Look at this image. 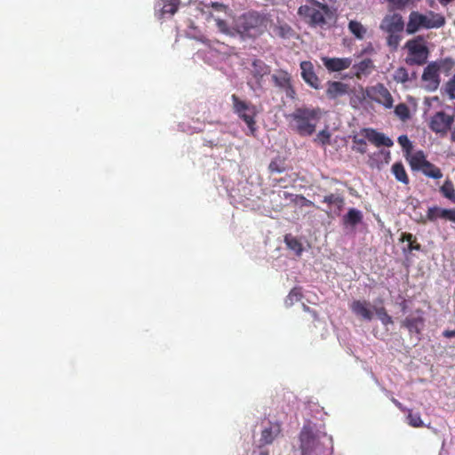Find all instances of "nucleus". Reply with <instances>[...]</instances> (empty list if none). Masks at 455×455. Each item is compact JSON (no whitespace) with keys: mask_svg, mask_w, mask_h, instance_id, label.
I'll use <instances>...</instances> for the list:
<instances>
[{"mask_svg":"<svg viewBox=\"0 0 455 455\" xmlns=\"http://www.w3.org/2000/svg\"><path fill=\"white\" fill-rule=\"evenodd\" d=\"M208 13L215 21L216 27L221 33L229 36H253L259 33L266 27V17L258 12H249L242 15L235 22V28H230L224 19L227 16V7L219 3H212L207 6Z\"/></svg>","mask_w":455,"mask_h":455,"instance_id":"1","label":"nucleus"},{"mask_svg":"<svg viewBox=\"0 0 455 455\" xmlns=\"http://www.w3.org/2000/svg\"><path fill=\"white\" fill-rule=\"evenodd\" d=\"M291 126L301 136H309L315 131L321 118L319 108H299L291 115Z\"/></svg>","mask_w":455,"mask_h":455,"instance_id":"2","label":"nucleus"},{"mask_svg":"<svg viewBox=\"0 0 455 455\" xmlns=\"http://www.w3.org/2000/svg\"><path fill=\"white\" fill-rule=\"evenodd\" d=\"M331 447L332 439L326 435H315L309 428L303 427L300 433V449L302 455H325V443Z\"/></svg>","mask_w":455,"mask_h":455,"instance_id":"3","label":"nucleus"},{"mask_svg":"<svg viewBox=\"0 0 455 455\" xmlns=\"http://www.w3.org/2000/svg\"><path fill=\"white\" fill-rule=\"evenodd\" d=\"M444 22V18L440 14L432 12L427 14L412 12L409 16L406 31L408 34H413L420 28H441Z\"/></svg>","mask_w":455,"mask_h":455,"instance_id":"4","label":"nucleus"},{"mask_svg":"<svg viewBox=\"0 0 455 455\" xmlns=\"http://www.w3.org/2000/svg\"><path fill=\"white\" fill-rule=\"evenodd\" d=\"M307 4L298 9V15L312 26H321L325 23V15L329 12L326 4L315 0H307Z\"/></svg>","mask_w":455,"mask_h":455,"instance_id":"5","label":"nucleus"},{"mask_svg":"<svg viewBox=\"0 0 455 455\" xmlns=\"http://www.w3.org/2000/svg\"><path fill=\"white\" fill-rule=\"evenodd\" d=\"M408 51L406 63L409 65H422L428 57L427 43L422 36H417L405 44Z\"/></svg>","mask_w":455,"mask_h":455,"instance_id":"6","label":"nucleus"},{"mask_svg":"<svg viewBox=\"0 0 455 455\" xmlns=\"http://www.w3.org/2000/svg\"><path fill=\"white\" fill-rule=\"evenodd\" d=\"M270 68L266 65L262 60H256L252 62L251 75V77L248 79V86L254 92H258L263 88V78L269 75Z\"/></svg>","mask_w":455,"mask_h":455,"instance_id":"7","label":"nucleus"},{"mask_svg":"<svg viewBox=\"0 0 455 455\" xmlns=\"http://www.w3.org/2000/svg\"><path fill=\"white\" fill-rule=\"evenodd\" d=\"M440 69L441 65L436 62L429 63L423 71L421 80L422 87L427 92H435L440 85Z\"/></svg>","mask_w":455,"mask_h":455,"instance_id":"8","label":"nucleus"},{"mask_svg":"<svg viewBox=\"0 0 455 455\" xmlns=\"http://www.w3.org/2000/svg\"><path fill=\"white\" fill-rule=\"evenodd\" d=\"M235 111L243 119L250 131L252 132L255 130L254 116L256 115V108L254 106L247 104L240 100L235 95L232 96Z\"/></svg>","mask_w":455,"mask_h":455,"instance_id":"9","label":"nucleus"},{"mask_svg":"<svg viewBox=\"0 0 455 455\" xmlns=\"http://www.w3.org/2000/svg\"><path fill=\"white\" fill-rule=\"evenodd\" d=\"M403 28V18L397 13L387 15L380 24V28L386 33H402Z\"/></svg>","mask_w":455,"mask_h":455,"instance_id":"10","label":"nucleus"},{"mask_svg":"<svg viewBox=\"0 0 455 455\" xmlns=\"http://www.w3.org/2000/svg\"><path fill=\"white\" fill-rule=\"evenodd\" d=\"M453 123V116L444 112H437L431 120L430 127L437 133H445Z\"/></svg>","mask_w":455,"mask_h":455,"instance_id":"11","label":"nucleus"},{"mask_svg":"<svg viewBox=\"0 0 455 455\" xmlns=\"http://www.w3.org/2000/svg\"><path fill=\"white\" fill-rule=\"evenodd\" d=\"M323 66L330 72H339L348 68L352 65L351 58H329L322 57Z\"/></svg>","mask_w":455,"mask_h":455,"instance_id":"12","label":"nucleus"},{"mask_svg":"<svg viewBox=\"0 0 455 455\" xmlns=\"http://www.w3.org/2000/svg\"><path fill=\"white\" fill-rule=\"evenodd\" d=\"M371 97L387 108L393 107V98L388 90L382 84H378L372 88Z\"/></svg>","mask_w":455,"mask_h":455,"instance_id":"13","label":"nucleus"},{"mask_svg":"<svg viewBox=\"0 0 455 455\" xmlns=\"http://www.w3.org/2000/svg\"><path fill=\"white\" fill-rule=\"evenodd\" d=\"M275 84L286 92V95L292 97L294 91L291 84V76L283 70H278L272 75Z\"/></svg>","mask_w":455,"mask_h":455,"instance_id":"14","label":"nucleus"},{"mask_svg":"<svg viewBox=\"0 0 455 455\" xmlns=\"http://www.w3.org/2000/svg\"><path fill=\"white\" fill-rule=\"evenodd\" d=\"M350 309L355 315L364 320L371 321L373 317V311L371 304L365 300L353 301L350 305Z\"/></svg>","mask_w":455,"mask_h":455,"instance_id":"15","label":"nucleus"},{"mask_svg":"<svg viewBox=\"0 0 455 455\" xmlns=\"http://www.w3.org/2000/svg\"><path fill=\"white\" fill-rule=\"evenodd\" d=\"M301 76L304 81L315 89L319 87V80L314 72L313 64L310 61L300 63Z\"/></svg>","mask_w":455,"mask_h":455,"instance_id":"16","label":"nucleus"},{"mask_svg":"<svg viewBox=\"0 0 455 455\" xmlns=\"http://www.w3.org/2000/svg\"><path fill=\"white\" fill-rule=\"evenodd\" d=\"M363 133L365 138L376 146L392 147L393 141L385 134L376 132L373 129H364Z\"/></svg>","mask_w":455,"mask_h":455,"instance_id":"17","label":"nucleus"},{"mask_svg":"<svg viewBox=\"0 0 455 455\" xmlns=\"http://www.w3.org/2000/svg\"><path fill=\"white\" fill-rule=\"evenodd\" d=\"M178 8L177 0H160L156 4L155 11L156 14L159 18H164L166 14L173 15Z\"/></svg>","mask_w":455,"mask_h":455,"instance_id":"18","label":"nucleus"},{"mask_svg":"<svg viewBox=\"0 0 455 455\" xmlns=\"http://www.w3.org/2000/svg\"><path fill=\"white\" fill-rule=\"evenodd\" d=\"M363 220V212L355 208H350L342 221L346 228L354 229Z\"/></svg>","mask_w":455,"mask_h":455,"instance_id":"19","label":"nucleus"},{"mask_svg":"<svg viewBox=\"0 0 455 455\" xmlns=\"http://www.w3.org/2000/svg\"><path fill=\"white\" fill-rule=\"evenodd\" d=\"M405 157L407 161L409 162L411 167L414 171L420 170L421 166L424 165L425 163L427 162L426 159V156L422 151H407Z\"/></svg>","mask_w":455,"mask_h":455,"instance_id":"20","label":"nucleus"},{"mask_svg":"<svg viewBox=\"0 0 455 455\" xmlns=\"http://www.w3.org/2000/svg\"><path fill=\"white\" fill-rule=\"evenodd\" d=\"M348 87L341 82H329L326 94L330 99H336L347 93Z\"/></svg>","mask_w":455,"mask_h":455,"instance_id":"21","label":"nucleus"},{"mask_svg":"<svg viewBox=\"0 0 455 455\" xmlns=\"http://www.w3.org/2000/svg\"><path fill=\"white\" fill-rule=\"evenodd\" d=\"M393 79L397 83L404 84L405 87H408V84L416 79V73L412 72L409 74L405 68L401 67L394 72Z\"/></svg>","mask_w":455,"mask_h":455,"instance_id":"22","label":"nucleus"},{"mask_svg":"<svg viewBox=\"0 0 455 455\" xmlns=\"http://www.w3.org/2000/svg\"><path fill=\"white\" fill-rule=\"evenodd\" d=\"M280 432L281 427L278 424H270L269 427H265L262 430L260 442L263 444H269L275 440Z\"/></svg>","mask_w":455,"mask_h":455,"instance_id":"23","label":"nucleus"},{"mask_svg":"<svg viewBox=\"0 0 455 455\" xmlns=\"http://www.w3.org/2000/svg\"><path fill=\"white\" fill-rule=\"evenodd\" d=\"M373 69V63L370 59H365L353 66V70L357 77L369 75Z\"/></svg>","mask_w":455,"mask_h":455,"instance_id":"24","label":"nucleus"},{"mask_svg":"<svg viewBox=\"0 0 455 455\" xmlns=\"http://www.w3.org/2000/svg\"><path fill=\"white\" fill-rule=\"evenodd\" d=\"M403 325L405 326L411 332L419 333L423 326V319L421 316H409L407 317Z\"/></svg>","mask_w":455,"mask_h":455,"instance_id":"25","label":"nucleus"},{"mask_svg":"<svg viewBox=\"0 0 455 455\" xmlns=\"http://www.w3.org/2000/svg\"><path fill=\"white\" fill-rule=\"evenodd\" d=\"M448 209H443L437 206L429 207L427 213V218L430 221H435L437 219L446 220Z\"/></svg>","mask_w":455,"mask_h":455,"instance_id":"26","label":"nucleus"},{"mask_svg":"<svg viewBox=\"0 0 455 455\" xmlns=\"http://www.w3.org/2000/svg\"><path fill=\"white\" fill-rule=\"evenodd\" d=\"M426 176L433 179H440L443 176L441 170L428 161L421 166L420 170Z\"/></svg>","mask_w":455,"mask_h":455,"instance_id":"27","label":"nucleus"},{"mask_svg":"<svg viewBox=\"0 0 455 455\" xmlns=\"http://www.w3.org/2000/svg\"><path fill=\"white\" fill-rule=\"evenodd\" d=\"M392 172L398 181L403 184H408L409 179L406 174L405 169L401 163H395L393 164Z\"/></svg>","mask_w":455,"mask_h":455,"instance_id":"28","label":"nucleus"},{"mask_svg":"<svg viewBox=\"0 0 455 455\" xmlns=\"http://www.w3.org/2000/svg\"><path fill=\"white\" fill-rule=\"evenodd\" d=\"M348 28L350 32L358 39H363L367 32L366 28L355 20H351L349 22Z\"/></svg>","mask_w":455,"mask_h":455,"instance_id":"29","label":"nucleus"},{"mask_svg":"<svg viewBox=\"0 0 455 455\" xmlns=\"http://www.w3.org/2000/svg\"><path fill=\"white\" fill-rule=\"evenodd\" d=\"M284 241L287 247L290 250L293 251L297 255H299L301 253L302 245L295 237L291 235H286Z\"/></svg>","mask_w":455,"mask_h":455,"instance_id":"30","label":"nucleus"},{"mask_svg":"<svg viewBox=\"0 0 455 455\" xmlns=\"http://www.w3.org/2000/svg\"><path fill=\"white\" fill-rule=\"evenodd\" d=\"M441 191L446 198L455 203V189L451 181L446 180L441 187Z\"/></svg>","mask_w":455,"mask_h":455,"instance_id":"31","label":"nucleus"},{"mask_svg":"<svg viewBox=\"0 0 455 455\" xmlns=\"http://www.w3.org/2000/svg\"><path fill=\"white\" fill-rule=\"evenodd\" d=\"M323 202L331 205H335L339 209H340L344 204V199L339 195L337 194H331L325 196L323 199Z\"/></svg>","mask_w":455,"mask_h":455,"instance_id":"32","label":"nucleus"},{"mask_svg":"<svg viewBox=\"0 0 455 455\" xmlns=\"http://www.w3.org/2000/svg\"><path fill=\"white\" fill-rule=\"evenodd\" d=\"M400 240L402 242H406L408 243V251H411L413 250L419 251L420 249L419 244H414L415 239L411 234L402 233Z\"/></svg>","mask_w":455,"mask_h":455,"instance_id":"33","label":"nucleus"},{"mask_svg":"<svg viewBox=\"0 0 455 455\" xmlns=\"http://www.w3.org/2000/svg\"><path fill=\"white\" fill-rule=\"evenodd\" d=\"M407 420L408 424L412 427H420L424 426L420 415L419 413H413L411 411H409Z\"/></svg>","mask_w":455,"mask_h":455,"instance_id":"34","label":"nucleus"},{"mask_svg":"<svg viewBox=\"0 0 455 455\" xmlns=\"http://www.w3.org/2000/svg\"><path fill=\"white\" fill-rule=\"evenodd\" d=\"M301 298V292L299 289H293L291 291L289 295L287 296V299H285V304L287 307H290L294 304V302H297Z\"/></svg>","mask_w":455,"mask_h":455,"instance_id":"35","label":"nucleus"},{"mask_svg":"<svg viewBox=\"0 0 455 455\" xmlns=\"http://www.w3.org/2000/svg\"><path fill=\"white\" fill-rule=\"evenodd\" d=\"M375 313H376V315H378V317L379 318V320L381 321V323L383 324L387 325L388 323H393L391 316H389L387 315V313L386 312L385 308H383V307H376L375 308Z\"/></svg>","mask_w":455,"mask_h":455,"instance_id":"36","label":"nucleus"},{"mask_svg":"<svg viewBox=\"0 0 455 455\" xmlns=\"http://www.w3.org/2000/svg\"><path fill=\"white\" fill-rule=\"evenodd\" d=\"M387 44L393 49H396L400 41L402 40L401 33H387Z\"/></svg>","mask_w":455,"mask_h":455,"instance_id":"37","label":"nucleus"},{"mask_svg":"<svg viewBox=\"0 0 455 455\" xmlns=\"http://www.w3.org/2000/svg\"><path fill=\"white\" fill-rule=\"evenodd\" d=\"M331 139V133L328 130H323L319 132L315 139V141L322 145L329 144Z\"/></svg>","mask_w":455,"mask_h":455,"instance_id":"38","label":"nucleus"},{"mask_svg":"<svg viewBox=\"0 0 455 455\" xmlns=\"http://www.w3.org/2000/svg\"><path fill=\"white\" fill-rule=\"evenodd\" d=\"M445 92L451 99H455V75L445 84Z\"/></svg>","mask_w":455,"mask_h":455,"instance_id":"39","label":"nucleus"},{"mask_svg":"<svg viewBox=\"0 0 455 455\" xmlns=\"http://www.w3.org/2000/svg\"><path fill=\"white\" fill-rule=\"evenodd\" d=\"M395 114L402 119H405L409 116L408 108L404 104H399L395 107Z\"/></svg>","mask_w":455,"mask_h":455,"instance_id":"40","label":"nucleus"},{"mask_svg":"<svg viewBox=\"0 0 455 455\" xmlns=\"http://www.w3.org/2000/svg\"><path fill=\"white\" fill-rule=\"evenodd\" d=\"M411 0H387L393 9H403L409 4Z\"/></svg>","mask_w":455,"mask_h":455,"instance_id":"41","label":"nucleus"},{"mask_svg":"<svg viewBox=\"0 0 455 455\" xmlns=\"http://www.w3.org/2000/svg\"><path fill=\"white\" fill-rule=\"evenodd\" d=\"M399 144L403 148H406L407 151H411V143L409 140L408 137L405 135H402L398 138Z\"/></svg>","mask_w":455,"mask_h":455,"instance_id":"42","label":"nucleus"},{"mask_svg":"<svg viewBox=\"0 0 455 455\" xmlns=\"http://www.w3.org/2000/svg\"><path fill=\"white\" fill-rule=\"evenodd\" d=\"M291 28L289 26H281L279 28H277V31H276V34L282 37H286V36H289V35L291 34Z\"/></svg>","mask_w":455,"mask_h":455,"instance_id":"43","label":"nucleus"},{"mask_svg":"<svg viewBox=\"0 0 455 455\" xmlns=\"http://www.w3.org/2000/svg\"><path fill=\"white\" fill-rule=\"evenodd\" d=\"M268 168L271 172L280 173L283 171V168L280 167L276 162H271Z\"/></svg>","mask_w":455,"mask_h":455,"instance_id":"44","label":"nucleus"},{"mask_svg":"<svg viewBox=\"0 0 455 455\" xmlns=\"http://www.w3.org/2000/svg\"><path fill=\"white\" fill-rule=\"evenodd\" d=\"M446 220L455 224V209H448Z\"/></svg>","mask_w":455,"mask_h":455,"instance_id":"45","label":"nucleus"},{"mask_svg":"<svg viewBox=\"0 0 455 455\" xmlns=\"http://www.w3.org/2000/svg\"><path fill=\"white\" fill-rule=\"evenodd\" d=\"M356 143H358V148L356 150L360 153H365L366 151V144L363 140H355Z\"/></svg>","mask_w":455,"mask_h":455,"instance_id":"46","label":"nucleus"},{"mask_svg":"<svg viewBox=\"0 0 455 455\" xmlns=\"http://www.w3.org/2000/svg\"><path fill=\"white\" fill-rule=\"evenodd\" d=\"M443 336L446 338H453L455 337V330L454 331H443Z\"/></svg>","mask_w":455,"mask_h":455,"instance_id":"47","label":"nucleus"},{"mask_svg":"<svg viewBox=\"0 0 455 455\" xmlns=\"http://www.w3.org/2000/svg\"><path fill=\"white\" fill-rule=\"evenodd\" d=\"M277 196H278L279 198H283V197L287 198V196H288V193H287L286 191H280V192L277 194Z\"/></svg>","mask_w":455,"mask_h":455,"instance_id":"48","label":"nucleus"},{"mask_svg":"<svg viewBox=\"0 0 455 455\" xmlns=\"http://www.w3.org/2000/svg\"><path fill=\"white\" fill-rule=\"evenodd\" d=\"M451 139H452V140L455 141V129L453 130V132L451 133Z\"/></svg>","mask_w":455,"mask_h":455,"instance_id":"49","label":"nucleus"},{"mask_svg":"<svg viewBox=\"0 0 455 455\" xmlns=\"http://www.w3.org/2000/svg\"><path fill=\"white\" fill-rule=\"evenodd\" d=\"M394 403H395L397 406L401 407L400 403H399V402H397L396 400H394Z\"/></svg>","mask_w":455,"mask_h":455,"instance_id":"50","label":"nucleus"},{"mask_svg":"<svg viewBox=\"0 0 455 455\" xmlns=\"http://www.w3.org/2000/svg\"><path fill=\"white\" fill-rule=\"evenodd\" d=\"M259 455H267V453H265V452H261Z\"/></svg>","mask_w":455,"mask_h":455,"instance_id":"51","label":"nucleus"}]
</instances>
